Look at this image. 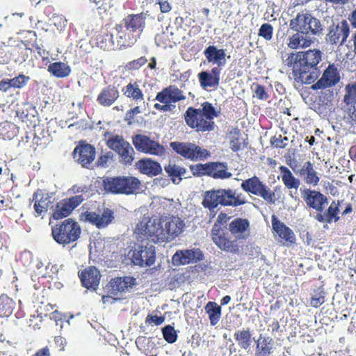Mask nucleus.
I'll use <instances>...</instances> for the list:
<instances>
[{"label":"nucleus","mask_w":356,"mask_h":356,"mask_svg":"<svg viewBox=\"0 0 356 356\" xmlns=\"http://www.w3.org/2000/svg\"><path fill=\"white\" fill-rule=\"evenodd\" d=\"M322 56V51L318 49L291 52L284 63L291 69L297 82L309 85L314 83L321 74L318 65Z\"/></svg>","instance_id":"1"},{"label":"nucleus","mask_w":356,"mask_h":356,"mask_svg":"<svg viewBox=\"0 0 356 356\" xmlns=\"http://www.w3.org/2000/svg\"><path fill=\"white\" fill-rule=\"evenodd\" d=\"M302 197L307 207L316 211L314 218L318 222L332 223L340 219L339 216L340 200H333L327 211L323 212L328 204V199L324 194L316 190L307 188L302 191Z\"/></svg>","instance_id":"2"},{"label":"nucleus","mask_w":356,"mask_h":356,"mask_svg":"<svg viewBox=\"0 0 356 356\" xmlns=\"http://www.w3.org/2000/svg\"><path fill=\"white\" fill-rule=\"evenodd\" d=\"M247 203L242 193L232 188H218L207 191L204 193L202 205L204 208L213 211L218 205L237 207Z\"/></svg>","instance_id":"3"},{"label":"nucleus","mask_w":356,"mask_h":356,"mask_svg":"<svg viewBox=\"0 0 356 356\" xmlns=\"http://www.w3.org/2000/svg\"><path fill=\"white\" fill-rule=\"evenodd\" d=\"M202 108L188 107L184 113L186 124L197 131H210L214 129V118L218 116L213 105L209 102L202 104Z\"/></svg>","instance_id":"4"},{"label":"nucleus","mask_w":356,"mask_h":356,"mask_svg":"<svg viewBox=\"0 0 356 356\" xmlns=\"http://www.w3.org/2000/svg\"><path fill=\"white\" fill-rule=\"evenodd\" d=\"M102 186L106 193L131 195L140 190L141 182L132 176L106 177L102 180Z\"/></svg>","instance_id":"5"},{"label":"nucleus","mask_w":356,"mask_h":356,"mask_svg":"<svg viewBox=\"0 0 356 356\" xmlns=\"http://www.w3.org/2000/svg\"><path fill=\"white\" fill-rule=\"evenodd\" d=\"M230 217L227 213L220 212L212 227L211 236L213 242L222 250L232 253H238L239 246L236 241H231L228 233L222 226L226 225Z\"/></svg>","instance_id":"6"},{"label":"nucleus","mask_w":356,"mask_h":356,"mask_svg":"<svg viewBox=\"0 0 356 356\" xmlns=\"http://www.w3.org/2000/svg\"><path fill=\"white\" fill-rule=\"evenodd\" d=\"M81 234V226L72 218L65 219L51 227L53 238L57 243L63 245L76 241Z\"/></svg>","instance_id":"7"},{"label":"nucleus","mask_w":356,"mask_h":356,"mask_svg":"<svg viewBox=\"0 0 356 356\" xmlns=\"http://www.w3.org/2000/svg\"><path fill=\"white\" fill-rule=\"evenodd\" d=\"M162 221L159 218H152L144 216L136 224L134 233L138 242H152L156 243L161 241V226Z\"/></svg>","instance_id":"8"},{"label":"nucleus","mask_w":356,"mask_h":356,"mask_svg":"<svg viewBox=\"0 0 356 356\" xmlns=\"http://www.w3.org/2000/svg\"><path fill=\"white\" fill-rule=\"evenodd\" d=\"M289 27L293 31L311 35H320L323 31L321 21L307 12L298 13L290 20Z\"/></svg>","instance_id":"9"},{"label":"nucleus","mask_w":356,"mask_h":356,"mask_svg":"<svg viewBox=\"0 0 356 356\" xmlns=\"http://www.w3.org/2000/svg\"><path fill=\"white\" fill-rule=\"evenodd\" d=\"M104 137L106 140V145L119 155L121 163L124 165L132 164L134 160V149L122 136L112 135L109 132H106Z\"/></svg>","instance_id":"10"},{"label":"nucleus","mask_w":356,"mask_h":356,"mask_svg":"<svg viewBox=\"0 0 356 356\" xmlns=\"http://www.w3.org/2000/svg\"><path fill=\"white\" fill-rule=\"evenodd\" d=\"M170 145L177 154L192 161H204L211 154L209 150L193 143L175 141Z\"/></svg>","instance_id":"11"},{"label":"nucleus","mask_w":356,"mask_h":356,"mask_svg":"<svg viewBox=\"0 0 356 356\" xmlns=\"http://www.w3.org/2000/svg\"><path fill=\"white\" fill-rule=\"evenodd\" d=\"M241 187L247 193L262 197L269 204H274L275 202V192L257 176L243 180L241 184Z\"/></svg>","instance_id":"12"},{"label":"nucleus","mask_w":356,"mask_h":356,"mask_svg":"<svg viewBox=\"0 0 356 356\" xmlns=\"http://www.w3.org/2000/svg\"><path fill=\"white\" fill-rule=\"evenodd\" d=\"M131 257L134 265L150 266L155 262V247L149 242H138L132 250Z\"/></svg>","instance_id":"13"},{"label":"nucleus","mask_w":356,"mask_h":356,"mask_svg":"<svg viewBox=\"0 0 356 356\" xmlns=\"http://www.w3.org/2000/svg\"><path fill=\"white\" fill-rule=\"evenodd\" d=\"M132 143L138 152L146 154L162 156L165 153L163 145L146 135H134L132 136Z\"/></svg>","instance_id":"14"},{"label":"nucleus","mask_w":356,"mask_h":356,"mask_svg":"<svg viewBox=\"0 0 356 356\" xmlns=\"http://www.w3.org/2000/svg\"><path fill=\"white\" fill-rule=\"evenodd\" d=\"M160 220L162 221L161 241H172L184 231L185 224L179 217H160Z\"/></svg>","instance_id":"15"},{"label":"nucleus","mask_w":356,"mask_h":356,"mask_svg":"<svg viewBox=\"0 0 356 356\" xmlns=\"http://www.w3.org/2000/svg\"><path fill=\"white\" fill-rule=\"evenodd\" d=\"M73 159L83 168H92L96 156V150L93 145L86 140H80L72 152Z\"/></svg>","instance_id":"16"},{"label":"nucleus","mask_w":356,"mask_h":356,"mask_svg":"<svg viewBox=\"0 0 356 356\" xmlns=\"http://www.w3.org/2000/svg\"><path fill=\"white\" fill-rule=\"evenodd\" d=\"M114 220V212L109 208H104L101 212L86 211L81 213L80 220L95 225L98 229L106 227Z\"/></svg>","instance_id":"17"},{"label":"nucleus","mask_w":356,"mask_h":356,"mask_svg":"<svg viewBox=\"0 0 356 356\" xmlns=\"http://www.w3.org/2000/svg\"><path fill=\"white\" fill-rule=\"evenodd\" d=\"M136 284V279L130 276L116 277L112 278L107 285V291L110 296H104L105 298H110L111 296H115V300H120L118 295L125 293L131 289Z\"/></svg>","instance_id":"18"},{"label":"nucleus","mask_w":356,"mask_h":356,"mask_svg":"<svg viewBox=\"0 0 356 356\" xmlns=\"http://www.w3.org/2000/svg\"><path fill=\"white\" fill-rule=\"evenodd\" d=\"M83 200L84 198L82 195L61 200L56 204L51 216L52 218L58 220L67 217Z\"/></svg>","instance_id":"19"},{"label":"nucleus","mask_w":356,"mask_h":356,"mask_svg":"<svg viewBox=\"0 0 356 356\" xmlns=\"http://www.w3.org/2000/svg\"><path fill=\"white\" fill-rule=\"evenodd\" d=\"M350 34V26L346 19L330 26L326 41L331 44H343Z\"/></svg>","instance_id":"20"},{"label":"nucleus","mask_w":356,"mask_h":356,"mask_svg":"<svg viewBox=\"0 0 356 356\" xmlns=\"http://www.w3.org/2000/svg\"><path fill=\"white\" fill-rule=\"evenodd\" d=\"M340 81V74L337 67L334 65H329L323 72L322 76L316 83H312V90L325 89L334 86Z\"/></svg>","instance_id":"21"},{"label":"nucleus","mask_w":356,"mask_h":356,"mask_svg":"<svg viewBox=\"0 0 356 356\" xmlns=\"http://www.w3.org/2000/svg\"><path fill=\"white\" fill-rule=\"evenodd\" d=\"M186 99L184 92L175 85H170L164 88L158 92L155 100L164 104L172 105L180 101Z\"/></svg>","instance_id":"22"},{"label":"nucleus","mask_w":356,"mask_h":356,"mask_svg":"<svg viewBox=\"0 0 356 356\" xmlns=\"http://www.w3.org/2000/svg\"><path fill=\"white\" fill-rule=\"evenodd\" d=\"M81 284L87 289L95 291L99 284L101 274L95 266H88L79 275Z\"/></svg>","instance_id":"23"},{"label":"nucleus","mask_w":356,"mask_h":356,"mask_svg":"<svg viewBox=\"0 0 356 356\" xmlns=\"http://www.w3.org/2000/svg\"><path fill=\"white\" fill-rule=\"evenodd\" d=\"M204 254L198 249L179 250L172 257V261L176 265H186L203 260Z\"/></svg>","instance_id":"24"},{"label":"nucleus","mask_w":356,"mask_h":356,"mask_svg":"<svg viewBox=\"0 0 356 356\" xmlns=\"http://www.w3.org/2000/svg\"><path fill=\"white\" fill-rule=\"evenodd\" d=\"M250 222L246 218H236L229 224V231L236 241L245 240L249 236Z\"/></svg>","instance_id":"25"},{"label":"nucleus","mask_w":356,"mask_h":356,"mask_svg":"<svg viewBox=\"0 0 356 356\" xmlns=\"http://www.w3.org/2000/svg\"><path fill=\"white\" fill-rule=\"evenodd\" d=\"M271 221L273 231L284 241V244L289 245L295 243L296 236L292 229L278 220L275 215L272 216Z\"/></svg>","instance_id":"26"},{"label":"nucleus","mask_w":356,"mask_h":356,"mask_svg":"<svg viewBox=\"0 0 356 356\" xmlns=\"http://www.w3.org/2000/svg\"><path fill=\"white\" fill-rule=\"evenodd\" d=\"M32 201L34 202L33 208L36 216L43 215L49 207H54L51 197L48 193H44L41 190H38L33 193Z\"/></svg>","instance_id":"27"},{"label":"nucleus","mask_w":356,"mask_h":356,"mask_svg":"<svg viewBox=\"0 0 356 356\" xmlns=\"http://www.w3.org/2000/svg\"><path fill=\"white\" fill-rule=\"evenodd\" d=\"M343 101L351 123L356 124V83L346 86Z\"/></svg>","instance_id":"28"},{"label":"nucleus","mask_w":356,"mask_h":356,"mask_svg":"<svg viewBox=\"0 0 356 356\" xmlns=\"http://www.w3.org/2000/svg\"><path fill=\"white\" fill-rule=\"evenodd\" d=\"M120 97V92L114 85H108L103 88L97 95V103L104 107L113 105Z\"/></svg>","instance_id":"29"},{"label":"nucleus","mask_w":356,"mask_h":356,"mask_svg":"<svg viewBox=\"0 0 356 356\" xmlns=\"http://www.w3.org/2000/svg\"><path fill=\"white\" fill-rule=\"evenodd\" d=\"M135 166L140 173L149 177L159 175L162 172V167L161 164L150 158L140 159L136 163Z\"/></svg>","instance_id":"30"},{"label":"nucleus","mask_w":356,"mask_h":356,"mask_svg":"<svg viewBox=\"0 0 356 356\" xmlns=\"http://www.w3.org/2000/svg\"><path fill=\"white\" fill-rule=\"evenodd\" d=\"M221 69L219 67H214L211 72L202 71L198 74L200 86L203 88H216L220 83V75Z\"/></svg>","instance_id":"31"},{"label":"nucleus","mask_w":356,"mask_h":356,"mask_svg":"<svg viewBox=\"0 0 356 356\" xmlns=\"http://www.w3.org/2000/svg\"><path fill=\"white\" fill-rule=\"evenodd\" d=\"M207 176L215 179H225L232 177V173L228 171L227 164L222 162L207 163Z\"/></svg>","instance_id":"32"},{"label":"nucleus","mask_w":356,"mask_h":356,"mask_svg":"<svg viewBox=\"0 0 356 356\" xmlns=\"http://www.w3.org/2000/svg\"><path fill=\"white\" fill-rule=\"evenodd\" d=\"M298 176L300 177L307 184L313 185L314 186H317L320 181V177L314 168V164L309 161L305 162L302 165H301Z\"/></svg>","instance_id":"33"},{"label":"nucleus","mask_w":356,"mask_h":356,"mask_svg":"<svg viewBox=\"0 0 356 356\" xmlns=\"http://www.w3.org/2000/svg\"><path fill=\"white\" fill-rule=\"evenodd\" d=\"M204 56L209 63L218 64V67L224 65L226 63L225 49H217L216 46L210 45L204 51Z\"/></svg>","instance_id":"34"},{"label":"nucleus","mask_w":356,"mask_h":356,"mask_svg":"<svg viewBox=\"0 0 356 356\" xmlns=\"http://www.w3.org/2000/svg\"><path fill=\"white\" fill-rule=\"evenodd\" d=\"M309 35L300 32H296L289 37L288 47L292 49H305L310 47L314 40Z\"/></svg>","instance_id":"35"},{"label":"nucleus","mask_w":356,"mask_h":356,"mask_svg":"<svg viewBox=\"0 0 356 356\" xmlns=\"http://www.w3.org/2000/svg\"><path fill=\"white\" fill-rule=\"evenodd\" d=\"M123 95L136 103L144 100V95L137 81L129 82L122 90Z\"/></svg>","instance_id":"36"},{"label":"nucleus","mask_w":356,"mask_h":356,"mask_svg":"<svg viewBox=\"0 0 356 356\" xmlns=\"http://www.w3.org/2000/svg\"><path fill=\"white\" fill-rule=\"evenodd\" d=\"M227 138L229 141L230 148L234 152H238L246 146L245 140L241 137V130L236 127L232 128L229 131Z\"/></svg>","instance_id":"37"},{"label":"nucleus","mask_w":356,"mask_h":356,"mask_svg":"<svg viewBox=\"0 0 356 356\" xmlns=\"http://www.w3.org/2000/svg\"><path fill=\"white\" fill-rule=\"evenodd\" d=\"M234 338L238 346L245 350L250 348L252 342V332L249 327L236 330L234 334Z\"/></svg>","instance_id":"38"},{"label":"nucleus","mask_w":356,"mask_h":356,"mask_svg":"<svg viewBox=\"0 0 356 356\" xmlns=\"http://www.w3.org/2000/svg\"><path fill=\"white\" fill-rule=\"evenodd\" d=\"M164 170L170 177L172 183L179 184L182 180L181 176L186 172V169L184 167L169 163L164 167Z\"/></svg>","instance_id":"39"},{"label":"nucleus","mask_w":356,"mask_h":356,"mask_svg":"<svg viewBox=\"0 0 356 356\" xmlns=\"http://www.w3.org/2000/svg\"><path fill=\"white\" fill-rule=\"evenodd\" d=\"M279 168L284 186L289 189H298L300 184V180L293 176L287 167L281 165Z\"/></svg>","instance_id":"40"},{"label":"nucleus","mask_w":356,"mask_h":356,"mask_svg":"<svg viewBox=\"0 0 356 356\" xmlns=\"http://www.w3.org/2000/svg\"><path fill=\"white\" fill-rule=\"evenodd\" d=\"M47 70L49 72L57 78L67 77L71 72L70 67L60 61L50 63Z\"/></svg>","instance_id":"41"},{"label":"nucleus","mask_w":356,"mask_h":356,"mask_svg":"<svg viewBox=\"0 0 356 356\" xmlns=\"http://www.w3.org/2000/svg\"><path fill=\"white\" fill-rule=\"evenodd\" d=\"M15 302L6 294L0 296V317L6 318L12 315L15 308Z\"/></svg>","instance_id":"42"},{"label":"nucleus","mask_w":356,"mask_h":356,"mask_svg":"<svg viewBox=\"0 0 356 356\" xmlns=\"http://www.w3.org/2000/svg\"><path fill=\"white\" fill-rule=\"evenodd\" d=\"M273 349V339L269 337H259L257 341L254 356H270Z\"/></svg>","instance_id":"43"},{"label":"nucleus","mask_w":356,"mask_h":356,"mask_svg":"<svg viewBox=\"0 0 356 356\" xmlns=\"http://www.w3.org/2000/svg\"><path fill=\"white\" fill-rule=\"evenodd\" d=\"M145 18L143 13L129 15L124 19V25L127 29H131L132 31H136L145 26Z\"/></svg>","instance_id":"44"},{"label":"nucleus","mask_w":356,"mask_h":356,"mask_svg":"<svg viewBox=\"0 0 356 356\" xmlns=\"http://www.w3.org/2000/svg\"><path fill=\"white\" fill-rule=\"evenodd\" d=\"M96 40L97 47L104 50H110L114 47L113 35L106 31L99 33Z\"/></svg>","instance_id":"45"},{"label":"nucleus","mask_w":356,"mask_h":356,"mask_svg":"<svg viewBox=\"0 0 356 356\" xmlns=\"http://www.w3.org/2000/svg\"><path fill=\"white\" fill-rule=\"evenodd\" d=\"M205 310L209 314L211 325H216L220 318V307L215 302H209L205 306Z\"/></svg>","instance_id":"46"},{"label":"nucleus","mask_w":356,"mask_h":356,"mask_svg":"<svg viewBox=\"0 0 356 356\" xmlns=\"http://www.w3.org/2000/svg\"><path fill=\"white\" fill-rule=\"evenodd\" d=\"M252 89L254 93L253 97H256L258 99L266 101L269 98V95L264 86L254 83L252 85Z\"/></svg>","instance_id":"47"},{"label":"nucleus","mask_w":356,"mask_h":356,"mask_svg":"<svg viewBox=\"0 0 356 356\" xmlns=\"http://www.w3.org/2000/svg\"><path fill=\"white\" fill-rule=\"evenodd\" d=\"M147 59L145 56H141L137 59L128 62L124 65V70L128 72H132L139 70L142 66L145 65Z\"/></svg>","instance_id":"48"},{"label":"nucleus","mask_w":356,"mask_h":356,"mask_svg":"<svg viewBox=\"0 0 356 356\" xmlns=\"http://www.w3.org/2000/svg\"><path fill=\"white\" fill-rule=\"evenodd\" d=\"M325 302V292L320 288L314 291L311 298L310 305L318 308Z\"/></svg>","instance_id":"49"},{"label":"nucleus","mask_w":356,"mask_h":356,"mask_svg":"<svg viewBox=\"0 0 356 356\" xmlns=\"http://www.w3.org/2000/svg\"><path fill=\"white\" fill-rule=\"evenodd\" d=\"M162 333L164 339L170 343L175 342L177 339V334L174 327L170 325L162 328Z\"/></svg>","instance_id":"50"},{"label":"nucleus","mask_w":356,"mask_h":356,"mask_svg":"<svg viewBox=\"0 0 356 356\" xmlns=\"http://www.w3.org/2000/svg\"><path fill=\"white\" fill-rule=\"evenodd\" d=\"M189 168L194 177L207 176V163L191 165Z\"/></svg>","instance_id":"51"},{"label":"nucleus","mask_w":356,"mask_h":356,"mask_svg":"<svg viewBox=\"0 0 356 356\" xmlns=\"http://www.w3.org/2000/svg\"><path fill=\"white\" fill-rule=\"evenodd\" d=\"M29 79V76L24 74H19L13 79H10V80L11 82L12 88H22L26 85Z\"/></svg>","instance_id":"52"},{"label":"nucleus","mask_w":356,"mask_h":356,"mask_svg":"<svg viewBox=\"0 0 356 356\" xmlns=\"http://www.w3.org/2000/svg\"><path fill=\"white\" fill-rule=\"evenodd\" d=\"M273 28L271 24L265 23L261 25L259 30V35L266 40H270L273 37Z\"/></svg>","instance_id":"53"},{"label":"nucleus","mask_w":356,"mask_h":356,"mask_svg":"<svg viewBox=\"0 0 356 356\" xmlns=\"http://www.w3.org/2000/svg\"><path fill=\"white\" fill-rule=\"evenodd\" d=\"M289 139L286 136L282 137V135L275 136L270 140L273 146L277 148H284L288 144Z\"/></svg>","instance_id":"54"},{"label":"nucleus","mask_w":356,"mask_h":356,"mask_svg":"<svg viewBox=\"0 0 356 356\" xmlns=\"http://www.w3.org/2000/svg\"><path fill=\"white\" fill-rule=\"evenodd\" d=\"M140 113V110L139 106H136L129 111H127L124 120L127 122L129 125L132 124L135 121L136 115Z\"/></svg>","instance_id":"55"},{"label":"nucleus","mask_w":356,"mask_h":356,"mask_svg":"<svg viewBox=\"0 0 356 356\" xmlns=\"http://www.w3.org/2000/svg\"><path fill=\"white\" fill-rule=\"evenodd\" d=\"M113 159V154L110 152L106 154H102L99 156L97 165L100 167H106L108 163Z\"/></svg>","instance_id":"56"},{"label":"nucleus","mask_w":356,"mask_h":356,"mask_svg":"<svg viewBox=\"0 0 356 356\" xmlns=\"http://www.w3.org/2000/svg\"><path fill=\"white\" fill-rule=\"evenodd\" d=\"M165 321L164 316H158L156 315L148 314L145 323L148 324H154L155 325H161Z\"/></svg>","instance_id":"57"},{"label":"nucleus","mask_w":356,"mask_h":356,"mask_svg":"<svg viewBox=\"0 0 356 356\" xmlns=\"http://www.w3.org/2000/svg\"><path fill=\"white\" fill-rule=\"evenodd\" d=\"M26 49H29L31 51H36L37 53L38 54V55L40 56H41L42 58H47L48 56H49V53L47 51H46L45 49H42L38 44H37L36 42H34L33 44H32V47L30 48V47H26Z\"/></svg>","instance_id":"58"},{"label":"nucleus","mask_w":356,"mask_h":356,"mask_svg":"<svg viewBox=\"0 0 356 356\" xmlns=\"http://www.w3.org/2000/svg\"><path fill=\"white\" fill-rule=\"evenodd\" d=\"M167 35L164 33H159L155 36V42L156 44L162 48H165L167 47Z\"/></svg>","instance_id":"59"},{"label":"nucleus","mask_w":356,"mask_h":356,"mask_svg":"<svg viewBox=\"0 0 356 356\" xmlns=\"http://www.w3.org/2000/svg\"><path fill=\"white\" fill-rule=\"evenodd\" d=\"M11 88V82L9 79H5L0 81V91L6 92Z\"/></svg>","instance_id":"60"},{"label":"nucleus","mask_w":356,"mask_h":356,"mask_svg":"<svg viewBox=\"0 0 356 356\" xmlns=\"http://www.w3.org/2000/svg\"><path fill=\"white\" fill-rule=\"evenodd\" d=\"M154 108L158 111H172L173 108H175V105H168V104H161L159 103H156L154 105Z\"/></svg>","instance_id":"61"},{"label":"nucleus","mask_w":356,"mask_h":356,"mask_svg":"<svg viewBox=\"0 0 356 356\" xmlns=\"http://www.w3.org/2000/svg\"><path fill=\"white\" fill-rule=\"evenodd\" d=\"M160 6L161 12L163 13H166L170 11L172 7L170 4L167 1H161L159 2Z\"/></svg>","instance_id":"62"},{"label":"nucleus","mask_w":356,"mask_h":356,"mask_svg":"<svg viewBox=\"0 0 356 356\" xmlns=\"http://www.w3.org/2000/svg\"><path fill=\"white\" fill-rule=\"evenodd\" d=\"M289 165L290 166V168L293 170V171L296 174V175H299V172H300V164L298 163V161L296 160H292L289 163Z\"/></svg>","instance_id":"63"},{"label":"nucleus","mask_w":356,"mask_h":356,"mask_svg":"<svg viewBox=\"0 0 356 356\" xmlns=\"http://www.w3.org/2000/svg\"><path fill=\"white\" fill-rule=\"evenodd\" d=\"M31 356H50V352L48 347L42 348L38 351H36L35 353L32 355Z\"/></svg>","instance_id":"64"}]
</instances>
